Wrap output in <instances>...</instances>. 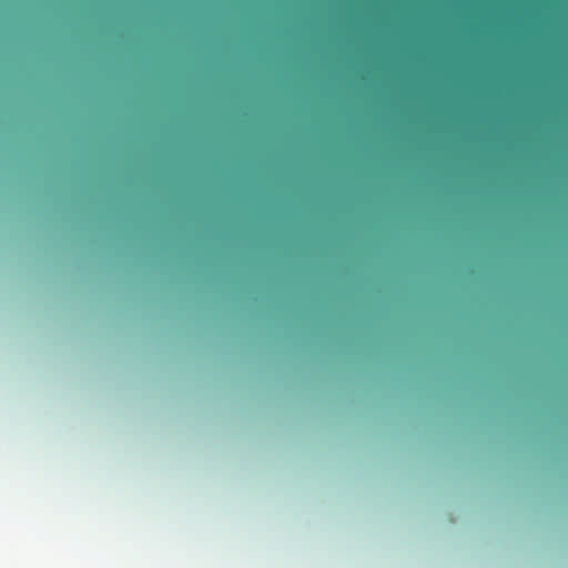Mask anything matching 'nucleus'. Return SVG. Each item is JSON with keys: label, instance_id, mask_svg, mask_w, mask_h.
<instances>
[{"label": "nucleus", "instance_id": "obj_1", "mask_svg": "<svg viewBox=\"0 0 568 568\" xmlns=\"http://www.w3.org/2000/svg\"><path fill=\"white\" fill-rule=\"evenodd\" d=\"M381 114H565L568 109H379Z\"/></svg>", "mask_w": 568, "mask_h": 568}, {"label": "nucleus", "instance_id": "obj_2", "mask_svg": "<svg viewBox=\"0 0 568 568\" xmlns=\"http://www.w3.org/2000/svg\"><path fill=\"white\" fill-rule=\"evenodd\" d=\"M376 106H568V103H381Z\"/></svg>", "mask_w": 568, "mask_h": 568}]
</instances>
